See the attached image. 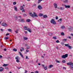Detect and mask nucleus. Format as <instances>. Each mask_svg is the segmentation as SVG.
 I'll list each match as a JSON object with an SVG mask.
<instances>
[{"instance_id": "9b49d317", "label": "nucleus", "mask_w": 73, "mask_h": 73, "mask_svg": "<svg viewBox=\"0 0 73 73\" xmlns=\"http://www.w3.org/2000/svg\"><path fill=\"white\" fill-rule=\"evenodd\" d=\"M64 6L66 8H70V6L64 5Z\"/></svg>"}, {"instance_id": "a878e982", "label": "nucleus", "mask_w": 73, "mask_h": 73, "mask_svg": "<svg viewBox=\"0 0 73 73\" xmlns=\"http://www.w3.org/2000/svg\"><path fill=\"white\" fill-rule=\"evenodd\" d=\"M26 48H27V50L30 49V47L29 46H27Z\"/></svg>"}, {"instance_id": "6ab92c4d", "label": "nucleus", "mask_w": 73, "mask_h": 73, "mask_svg": "<svg viewBox=\"0 0 73 73\" xmlns=\"http://www.w3.org/2000/svg\"><path fill=\"white\" fill-rule=\"evenodd\" d=\"M59 9H60V10H64V8L63 7H60L59 8Z\"/></svg>"}, {"instance_id": "49530a36", "label": "nucleus", "mask_w": 73, "mask_h": 73, "mask_svg": "<svg viewBox=\"0 0 73 73\" xmlns=\"http://www.w3.org/2000/svg\"><path fill=\"white\" fill-rule=\"evenodd\" d=\"M56 42L57 43H58V42H59V40H57L56 41Z\"/></svg>"}, {"instance_id": "e433bc0d", "label": "nucleus", "mask_w": 73, "mask_h": 73, "mask_svg": "<svg viewBox=\"0 0 73 73\" xmlns=\"http://www.w3.org/2000/svg\"><path fill=\"white\" fill-rule=\"evenodd\" d=\"M68 2V1L67 0H66L64 1V3H67Z\"/></svg>"}, {"instance_id": "2f4dec72", "label": "nucleus", "mask_w": 73, "mask_h": 73, "mask_svg": "<svg viewBox=\"0 0 73 73\" xmlns=\"http://www.w3.org/2000/svg\"><path fill=\"white\" fill-rule=\"evenodd\" d=\"M38 3H40V2H41V1H42L43 0H38Z\"/></svg>"}, {"instance_id": "69168bd1", "label": "nucleus", "mask_w": 73, "mask_h": 73, "mask_svg": "<svg viewBox=\"0 0 73 73\" xmlns=\"http://www.w3.org/2000/svg\"><path fill=\"white\" fill-rule=\"evenodd\" d=\"M27 70H25V73H27Z\"/></svg>"}, {"instance_id": "f257e3e1", "label": "nucleus", "mask_w": 73, "mask_h": 73, "mask_svg": "<svg viewBox=\"0 0 73 73\" xmlns=\"http://www.w3.org/2000/svg\"><path fill=\"white\" fill-rule=\"evenodd\" d=\"M24 29L25 30H27L29 32H30V33H31V32H32V31H31V29L29 28H28V27H26V26H24Z\"/></svg>"}, {"instance_id": "603ef678", "label": "nucleus", "mask_w": 73, "mask_h": 73, "mask_svg": "<svg viewBox=\"0 0 73 73\" xmlns=\"http://www.w3.org/2000/svg\"><path fill=\"white\" fill-rule=\"evenodd\" d=\"M63 69H65H65H66V68H65V67H63Z\"/></svg>"}, {"instance_id": "864d4df0", "label": "nucleus", "mask_w": 73, "mask_h": 73, "mask_svg": "<svg viewBox=\"0 0 73 73\" xmlns=\"http://www.w3.org/2000/svg\"><path fill=\"white\" fill-rule=\"evenodd\" d=\"M35 73H38V71H36L35 72Z\"/></svg>"}, {"instance_id": "6e6552de", "label": "nucleus", "mask_w": 73, "mask_h": 73, "mask_svg": "<svg viewBox=\"0 0 73 73\" xmlns=\"http://www.w3.org/2000/svg\"><path fill=\"white\" fill-rule=\"evenodd\" d=\"M15 59L16 60V61L17 62H19L20 61H19V57L17 56V57H15Z\"/></svg>"}, {"instance_id": "a211bd4d", "label": "nucleus", "mask_w": 73, "mask_h": 73, "mask_svg": "<svg viewBox=\"0 0 73 73\" xmlns=\"http://www.w3.org/2000/svg\"><path fill=\"white\" fill-rule=\"evenodd\" d=\"M31 21V20L30 19H28L26 20V22L27 23H29Z\"/></svg>"}, {"instance_id": "473e14b6", "label": "nucleus", "mask_w": 73, "mask_h": 73, "mask_svg": "<svg viewBox=\"0 0 73 73\" xmlns=\"http://www.w3.org/2000/svg\"><path fill=\"white\" fill-rule=\"evenodd\" d=\"M5 69L7 70H8L9 69L8 67H5Z\"/></svg>"}, {"instance_id": "13d9d810", "label": "nucleus", "mask_w": 73, "mask_h": 73, "mask_svg": "<svg viewBox=\"0 0 73 73\" xmlns=\"http://www.w3.org/2000/svg\"><path fill=\"white\" fill-rule=\"evenodd\" d=\"M25 34H27V32L25 31Z\"/></svg>"}, {"instance_id": "1a4fd4ad", "label": "nucleus", "mask_w": 73, "mask_h": 73, "mask_svg": "<svg viewBox=\"0 0 73 73\" xmlns=\"http://www.w3.org/2000/svg\"><path fill=\"white\" fill-rule=\"evenodd\" d=\"M19 21L20 22H21V23L24 22V21L23 19H20L19 20Z\"/></svg>"}, {"instance_id": "f704fd0d", "label": "nucleus", "mask_w": 73, "mask_h": 73, "mask_svg": "<svg viewBox=\"0 0 73 73\" xmlns=\"http://www.w3.org/2000/svg\"><path fill=\"white\" fill-rule=\"evenodd\" d=\"M23 16H24V17H26V16H27V15H26L25 14H24L23 15Z\"/></svg>"}, {"instance_id": "bf43d9fd", "label": "nucleus", "mask_w": 73, "mask_h": 73, "mask_svg": "<svg viewBox=\"0 0 73 73\" xmlns=\"http://www.w3.org/2000/svg\"><path fill=\"white\" fill-rule=\"evenodd\" d=\"M22 50H24V48H22Z\"/></svg>"}, {"instance_id": "0eeeda50", "label": "nucleus", "mask_w": 73, "mask_h": 73, "mask_svg": "<svg viewBox=\"0 0 73 73\" xmlns=\"http://www.w3.org/2000/svg\"><path fill=\"white\" fill-rule=\"evenodd\" d=\"M2 25L3 27H7V26H8V25H7V24L4 23H2Z\"/></svg>"}, {"instance_id": "b1692460", "label": "nucleus", "mask_w": 73, "mask_h": 73, "mask_svg": "<svg viewBox=\"0 0 73 73\" xmlns=\"http://www.w3.org/2000/svg\"><path fill=\"white\" fill-rule=\"evenodd\" d=\"M8 64H4L3 65V66H8Z\"/></svg>"}, {"instance_id": "39448f33", "label": "nucleus", "mask_w": 73, "mask_h": 73, "mask_svg": "<svg viewBox=\"0 0 73 73\" xmlns=\"http://www.w3.org/2000/svg\"><path fill=\"white\" fill-rule=\"evenodd\" d=\"M33 17H38V16L36 14V13H35L34 12L33 13Z\"/></svg>"}, {"instance_id": "ea45409f", "label": "nucleus", "mask_w": 73, "mask_h": 73, "mask_svg": "<svg viewBox=\"0 0 73 73\" xmlns=\"http://www.w3.org/2000/svg\"><path fill=\"white\" fill-rule=\"evenodd\" d=\"M41 66H42V68H44V67H45L44 65L42 64Z\"/></svg>"}, {"instance_id": "79ce46f5", "label": "nucleus", "mask_w": 73, "mask_h": 73, "mask_svg": "<svg viewBox=\"0 0 73 73\" xmlns=\"http://www.w3.org/2000/svg\"><path fill=\"white\" fill-rule=\"evenodd\" d=\"M53 38L54 39H56V37L54 36L53 37Z\"/></svg>"}, {"instance_id": "6e6d98bb", "label": "nucleus", "mask_w": 73, "mask_h": 73, "mask_svg": "<svg viewBox=\"0 0 73 73\" xmlns=\"http://www.w3.org/2000/svg\"><path fill=\"white\" fill-rule=\"evenodd\" d=\"M3 57V56H2L1 55H0V58H2Z\"/></svg>"}, {"instance_id": "c85d7f7f", "label": "nucleus", "mask_w": 73, "mask_h": 73, "mask_svg": "<svg viewBox=\"0 0 73 73\" xmlns=\"http://www.w3.org/2000/svg\"><path fill=\"white\" fill-rule=\"evenodd\" d=\"M61 35H62V36H64L65 35V34H64V33L63 32H62L61 33Z\"/></svg>"}, {"instance_id": "a18cd8bd", "label": "nucleus", "mask_w": 73, "mask_h": 73, "mask_svg": "<svg viewBox=\"0 0 73 73\" xmlns=\"http://www.w3.org/2000/svg\"><path fill=\"white\" fill-rule=\"evenodd\" d=\"M63 40L64 41H66V39H63Z\"/></svg>"}, {"instance_id": "c03bdc74", "label": "nucleus", "mask_w": 73, "mask_h": 73, "mask_svg": "<svg viewBox=\"0 0 73 73\" xmlns=\"http://www.w3.org/2000/svg\"><path fill=\"white\" fill-rule=\"evenodd\" d=\"M26 59H29V58H28V56H26Z\"/></svg>"}, {"instance_id": "f8f14e48", "label": "nucleus", "mask_w": 73, "mask_h": 73, "mask_svg": "<svg viewBox=\"0 0 73 73\" xmlns=\"http://www.w3.org/2000/svg\"><path fill=\"white\" fill-rule=\"evenodd\" d=\"M54 5L55 8H57V5L56 3H54Z\"/></svg>"}, {"instance_id": "8fccbe9b", "label": "nucleus", "mask_w": 73, "mask_h": 73, "mask_svg": "<svg viewBox=\"0 0 73 73\" xmlns=\"http://www.w3.org/2000/svg\"><path fill=\"white\" fill-rule=\"evenodd\" d=\"M58 19V17L57 16H56V20H57Z\"/></svg>"}, {"instance_id": "72a5a7b5", "label": "nucleus", "mask_w": 73, "mask_h": 73, "mask_svg": "<svg viewBox=\"0 0 73 73\" xmlns=\"http://www.w3.org/2000/svg\"><path fill=\"white\" fill-rule=\"evenodd\" d=\"M44 68L45 69V70H46L47 69V67L46 66H44Z\"/></svg>"}, {"instance_id": "4c0bfd02", "label": "nucleus", "mask_w": 73, "mask_h": 73, "mask_svg": "<svg viewBox=\"0 0 73 73\" xmlns=\"http://www.w3.org/2000/svg\"><path fill=\"white\" fill-rule=\"evenodd\" d=\"M64 26H62V27H61V28L62 29H64Z\"/></svg>"}, {"instance_id": "4d7b16f0", "label": "nucleus", "mask_w": 73, "mask_h": 73, "mask_svg": "<svg viewBox=\"0 0 73 73\" xmlns=\"http://www.w3.org/2000/svg\"><path fill=\"white\" fill-rule=\"evenodd\" d=\"M26 52H29V51L28 50H26Z\"/></svg>"}, {"instance_id": "3c124183", "label": "nucleus", "mask_w": 73, "mask_h": 73, "mask_svg": "<svg viewBox=\"0 0 73 73\" xmlns=\"http://www.w3.org/2000/svg\"><path fill=\"white\" fill-rule=\"evenodd\" d=\"M1 31L2 32H3V31H4V30L1 29Z\"/></svg>"}, {"instance_id": "f3484780", "label": "nucleus", "mask_w": 73, "mask_h": 73, "mask_svg": "<svg viewBox=\"0 0 73 73\" xmlns=\"http://www.w3.org/2000/svg\"><path fill=\"white\" fill-rule=\"evenodd\" d=\"M19 55H20L22 57H23V58H24V57H23V54H21V53L20 52H19Z\"/></svg>"}, {"instance_id": "052dcab7", "label": "nucleus", "mask_w": 73, "mask_h": 73, "mask_svg": "<svg viewBox=\"0 0 73 73\" xmlns=\"http://www.w3.org/2000/svg\"><path fill=\"white\" fill-rule=\"evenodd\" d=\"M4 51H6L7 50V49H6L5 48L4 49Z\"/></svg>"}, {"instance_id": "680f3d73", "label": "nucleus", "mask_w": 73, "mask_h": 73, "mask_svg": "<svg viewBox=\"0 0 73 73\" xmlns=\"http://www.w3.org/2000/svg\"><path fill=\"white\" fill-rule=\"evenodd\" d=\"M56 49H58V47H56Z\"/></svg>"}, {"instance_id": "423d86ee", "label": "nucleus", "mask_w": 73, "mask_h": 73, "mask_svg": "<svg viewBox=\"0 0 73 73\" xmlns=\"http://www.w3.org/2000/svg\"><path fill=\"white\" fill-rule=\"evenodd\" d=\"M65 45L66 46H67L69 49H71L72 48V46H69V44H65Z\"/></svg>"}, {"instance_id": "e2e57ef3", "label": "nucleus", "mask_w": 73, "mask_h": 73, "mask_svg": "<svg viewBox=\"0 0 73 73\" xmlns=\"http://www.w3.org/2000/svg\"><path fill=\"white\" fill-rule=\"evenodd\" d=\"M25 46H28V45L27 44H26L25 45Z\"/></svg>"}, {"instance_id": "37998d69", "label": "nucleus", "mask_w": 73, "mask_h": 73, "mask_svg": "<svg viewBox=\"0 0 73 73\" xmlns=\"http://www.w3.org/2000/svg\"><path fill=\"white\" fill-rule=\"evenodd\" d=\"M22 12L24 13V12H25V9H23V10L22 11Z\"/></svg>"}, {"instance_id": "7ed1b4c3", "label": "nucleus", "mask_w": 73, "mask_h": 73, "mask_svg": "<svg viewBox=\"0 0 73 73\" xmlns=\"http://www.w3.org/2000/svg\"><path fill=\"white\" fill-rule=\"evenodd\" d=\"M68 56V54H66L65 55H62V56L61 57L62 58H66V57H67Z\"/></svg>"}, {"instance_id": "4be33fe9", "label": "nucleus", "mask_w": 73, "mask_h": 73, "mask_svg": "<svg viewBox=\"0 0 73 73\" xmlns=\"http://www.w3.org/2000/svg\"><path fill=\"white\" fill-rule=\"evenodd\" d=\"M29 15H30V16H31V17H33V14L32 13H29Z\"/></svg>"}, {"instance_id": "9d476101", "label": "nucleus", "mask_w": 73, "mask_h": 73, "mask_svg": "<svg viewBox=\"0 0 73 73\" xmlns=\"http://www.w3.org/2000/svg\"><path fill=\"white\" fill-rule=\"evenodd\" d=\"M69 31H73V28L71 27H70L69 29Z\"/></svg>"}, {"instance_id": "393cba45", "label": "nucleus", "mask_w": 73, "mask_h": 73, "mask_svg": "<svg viewBox=\"0 0 73 73\" xmlns=\"http://www.w3.org/2000/svg\"><path fill=\"white\" fill-rule=\"evenodd\" d=\"M23 39L25 40H28V38L24 37L23 38Z\"/></svg>"}, {"instance_id": "f03ea898", "label": "nucleus", "mask_w": 73, "mask_h": 73, "mask_svg": "<svg viewBox=\"0 0 73 73\" xmlns=\"http://www.w3.org/2000/svg\"><path fill=\"white\" fill-rule=\"evenodd\" d=\"M67 64L68 65H70V68L73 69V63L72 62L67 63Z\"/></svg>"}, {"instance_id": "dca6fc26", "label": "nucleus", "mask_w": 73, "mask_h": 73, "mask_svg": "<svg viewBox=\"0 0 73 73\" xmlns=\"http://www.w3.org/2000/svg\"><path fill=\"white\" fill-rule=\"evenodd\" d=\"M14 9L15 11H17V8L16 6H14Z\"/></svg>"}, {"instance_id": "5701e85b", "label": "nucleus", "mask_w": 73, "mask_h": 73, "mask_svg": "<svg viewBox=\"0 0 73 73\" xmlns=\"http://www.w3.org/2000/svg\"><path fill=\"white\" fill-rule=\"evenodd\" d=\"M53 65L52 64H50L49 66V68H51L52 67H53Z\"/></svg>"}, {"instance_id": "20e7f679", "label": "nucleus", "mask_w": 73, "mask_h": 73, "mask_svg": "<svg viewBox=\"0 0 73 73\" xmlns=\"http://www.w3.org/2000/svg\"><path fill=\"white\" fill-rule=\"evenodd\" d=\"M50 23L51 24H56V22H55V21L53 19H52L51 20Z\"/></svg>"}, {"instance_id": "338daca9", "label": "nucleus", "mask_w": 73, "mask_h": 73, "mask_svg": "<svg viewBox=\"0 0 73 73\" xmlns=\"http://www.w3.org/2000/svg\"><path fill=\"white\" fill-rule=\"evenodd\" d=\"M70 35H71V36H73V34H70Z\"/></svg>"}, {"instance_id": "aec40b11", "label": "nucleus", "mask_w": 73, "mask_h": 73, "mask_svg": "<svg viewBox=\"0 0 73 73\" xmlns=\"http://www.w3.org/2000/svg\"><path fill=\"white\" fill-rule=\"evenodd\" d=\"M3 70V68L2 67H0V71L2 72Z\"/></svg>"}, {"instance_id": "0e129e2a", "label": "nucleus", "mask_w": 73, "mask_h": 73, "mask_svg": "<svg viewBox=\"0 0 73 73\" xmlns=\"http://www.w3.org/2000/svg\"><path fill=\"white\" fill-rule=\"evenodd\" d=\"M15 32H16V33H18V31H15Z\"/></svg>"}, {"instance_id": "2eb2a0df", "label": "nucleus", "mask_w": 73, "mask_h": 73, "mask_svg": "<svg viewBox=\"0 0 73 73\" xmlns=\"http://www.w3.org/2000/svg\"><path fill=\"white\" fill-rule=\"evenodd\" d=\"M43 18H47V17H48V16H47V15H45L43 16Z\"/></svg>"}, {"instance_id": "c756f323", "label": "nucleus", "mask_w": 73, "mask_h": 73, "mask_svg": "<svg viewBox=\"0 0 73 73\" xmlns=\"http://www.w3.org/2000/svg\"><path fill=\"white\" fill-rule=\"evenodd\" d=\"M9 38L8 37H5L4 38L5 40H7V39H8Z\"/></svg>"}, {"instance_id": "09e8293b", "label": "nucleus", "mask_w": 73, "mask_h": 73, "mask_svg": "<svg viewBox=\"0 0 73 73\" xmlns=\"http://www.w3.org/2000/svg\"><path fill=\"white\" fill-rule=\"evenodd\" d=\"M56 62H57L58 63H60V61H58V60H56Z\"/></svg>"}, {"instance_id": "774afa93", "label": "nucleus", "mask_w": 73, "mask_h": 73, "mask_svg": "<svg viewBox=\"0 0 73 73\" xmlns=\"http://www.w3.org/2000/svg\"><path fill=\"white\" fill-rule=\"evenodd\" d=\"M18 17H19V18H21V16H18Z\"/></svg>"}, {"instance_id": "5fc2aeb1", "label": "nucleus", "mask_w": 73, "mask_h": 73, "mask_svg": "<svg viewBox=\"0 0 73 73\" xmlns=\"http://www.w3.org/2000/svg\"><path fill=\"white\" fill-rule=\"evenodd\" d=\"M61 45H64V43L63 42H62L61 43Z\"/></svg>"}, {"instance_id": "a19ab883", "label": "nucleus", "mask_w": 73, "mask_h": 73, "mask_svg": "<svg viewBox=\"0 0 73 73\" xmlns=\"http://www.w3.org/2000/svg\"><path fill=\"white\" fill-rule=\"evenodd\" d=\"M13 5H16V3L15 2H14L13 3Z\"/></svg>"}, {"instance_id": "4468645a", "label": "nucleus", "mask_w": 73, "mask_h": 73, "mask_svg": "<svg viewBox=\"0 0 73 73\" xmlns=\"http://www.w3.org/2000/svg\"><path fill=\"white\" fill-rule=\"evenodd\" d=\"M38 8L39 9H40V10L41 9H42V7L41 6L39 5L38 6Z\"/></svg>"}, {"instance_id": "bb28decb", "label": "nucleus", "mask_w": 73, "mask_h": 73, "mask_svg": "<svg viewBox=\"0 0 73 73\" xmlns=\"http://www.w3.org/2000/svg\"><path fill=\"white\" fill-rule=\"evenodd\" d=\"M8 31L9 32H12V30L10 29H8Z\"/></svg>"}, {"instance_id": "412c9836", "label": "nucleus", "mask_w": 73, "mask_h": 73, "mask_svg": "<svg viewBox=\"0 0 73 73\" xmlns=\"http://www.w3.org/2000/svg\"><path fill=\"white\" fill-rule=\"evenodd\" d=\"M42 16H43V14L42 13H39V16L41 17Z\"/></svg>"}, {"instance_id": "cd10ccee", "label": "nucleus", "mask_w": 73, "mask_h": 73, "mask_svg": "<svg viewBox=\"0 0 73 73\" xmlns=\"http://www.w3.org/2000/svg\"><path fill=\"white\" fill-rule=\"evenodd\" d=\"M13 50L15 52H16V51H17V49H16V48L13 49Z\"/></svg>"}, {"instance_id": "de8ad7c7", "label": "nucleus", "mask_w": 73, "mask_h": 73, "mask_svg": "<svg viewBox=\"0 0 73 73\" xmlns=\"http://www.w3.org/2000/svg\"><path fill=\"white\" fill-rule=\"evenodd\" d=\"M9 35V33H8L6 35V36H8V35Z\"/></svg>"}, {"instance_id": "c9c22d12", "label": "nucleus", "mask_w": 73, "mask_h": 73, "mask_svg": "<svg viewBox=\"0 0 73 73\" xmlns=\"http://www.w3.org/2000/svg\"><path fill=\"white\" fill-rule=\"evenodd\" d=\"M66 62V61H65V60H63L62 62H63V63H65V62Z\"/></svg>"}, {"instance_id": "58836bf2", "label": "nucleus", "mask_w": 73, "mask_h": 73, "mask_svg": "<svg viewBox=\"0 0 73 73\" xmlns=\"http://www.w3.org/2000/svg\"><path fill=\"white\" fill-rule=\"evenodd\" d=\"M49 36H52V34L51 33H49Z\"/></svg>"}, {"instance_id": "7c9ffc66", "label": "nucleus", "mask_w": 73, "mask_h": 73, "mask_svg": "<svg viewBox=\"0 0 73 73\" xmlns=\"http://www.w3.org/2000/svg\"><path fill=\"white\" fill-rule=\"evenodd\" d=\"M62 21V19H61V18L60 19H59L58 21V22H60V21Z\"/></svg>"}, {"instance_id": "ddd939ff", "label": "nucleus", "mask_w": 73, "mask_h": 73, "mask_svg": "<svg viewBox=\"0 0 73 73\" xmlns=\"http://www.w3.org/2000/svg\"><path fill=\"white\" fill-rule=\"evenodd\" d=\"M24 9V8L23 7V6H21L20 7V10H23Z\"/></svg>"}]
</instances>
